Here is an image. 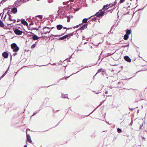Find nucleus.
<instances>
[{
	"label": "nucleus",
	"instance_id": "1",
	"mask_svg": "<svg viewBox=\"0 0 147 147\" xmlns=\"http://www.w3.org/2000/svg\"><path fill=\"white\" fill-rule=\"evenodd\" d=\"M75 32L74 31L71 33L65 35L59 38V40H63L67 38V39H69V38H70L71 36H72L74 34H75Z\"/></svg>",
	"mask_w": 147,
	"mask_h": 147
},
{
	"label": "nucleus",
	"instance_id": "2",
	"mask_svg": "<svg viewBox=\"0 0 147 147\" xmlns=\"http://www.w3.org/2000/svg\"><path fill=\"white\" fill-rule=\"evenodd\" d=\"M102 9L100 10L98 12H97L94 15L91 16L90 17H89L88 19H89L91 18L92 17H94V16H96L97 17H100L103 16H104V13L102 11Z\"/></svg>",
	"mask_w": 147,
	"mask_h": 147
},
{
	"label": "nucleus",
	"instance_id": "3",
	"mask_svg": "<svg viewBox=\"0 0 147 147\" xmlns=\"http://www.w3.org/2000/svg\"><path fill=\"white\" fill-rule=\"evenodd\" d=\"M11 48L13 49V51L16 52L19 49V48L16 43H13L11 45Z\"/></svg>",
	"mask_w": 147,
	"mask_h": 147
},
{
	"label": "nucleus",
	"instance_id": "4",
	"mask_svg": "<svg viewBox=\"0 0 147 147\" xmlns=\"http://www.w3.org/2000/svg\"><path fill=\"white\" fill-rule=\"evenodd\" d=\"M88 25V24H85L83 25L81 27H80L78 29L76 30L75 32V34H76L78 31L79 30H84L85 28H87V26Z\"/></svg>",
	"mask_w": 147,
	"mask_h": 147
},
{
	"label": "nucleus",
	"instance_id": "5",
	"mask_svg": "<svg viewBox=\"0 0 147 147\" xmlns=\"http://www.w3.org/2000/svg\"><path fill=\"white\" fill-rule=\"evenodd\" d=\"M15 33L17 35H20L22 34L23 32L17 28H15L14 30Z\"/></svg>",
	"mask_w": 147,
	"mask_h": 147
},
{
	"label": "nucleus",
	"instance_id": "6",
	"mask_svg": "<svg viewBox=\"0 0 147 147\" xmlns=\"http://www.w3.org/2000/svg\"><path fill=\"white\" fill-rule=\"evenodd\" d=\"M124 59L126 61L129 63H130L131 61V59L128 56H125L124 57Z\"/></svg>",
	"mask_w": 147,
	"mask_h": 147
},
{
	"label": "nucleus",
	"instance_id": "7",
	"mask_svg": "<svg viewBox=\"0 0 147 147\" xmlns=\"http://www.w3.org/2000/svg\"><path fill=\"white\" fill-rule=\"evenodd\" d=\"M2 56L5 58H7L8 57L9 55L8 53L6 52H4L2 54Z\"/></svg>",
	"mask_w": 147,
	"mask_h": 147
},
{
	"label": "nucleus",
	"instance_id": "8",
	"mask_svg": "<svg viewBox=\"0 0 147 147\" xmlns=\"http://www.w3.org/2000/svg\"><path fill=\"white\" fill-rule=\"evenodd\" d=\"M40 37L37 36L36 35L33 34V35L32 36V38L33 40H38Z\"/></svg>",
	"mask_w": 147,
	"mask_h": 147
},
{
	"label": "nucleus",
	"instance_id": "9",
	"mask_svg": "<svg viewBox=\"0 0 147 147\" xmlns=\"http://www.w3.org/2000/svg\"><path fill=\"white\" fill-rule=\"evenodd\" d=\"M17 9L16 7H14L13 8H11V12L13 13L16 14L17 13Z\"/></svg>",
	"mask_w": 147,
	"mask_h": 147
},
{
	"label": "nucleus",
	"instance_id": "10",
	"mask_svg": "<svg viewBox=\"0 0 147 147\" xmlns=\"http://www.w3.org/2000/svg\"><path fill=\"white\" fill-rule=\"evenodd\" d=\"M27 137V141L30 143H31L32 142V141L31 139L30 136L29 134H27L26 135Z\"/></svg>",
	"mask_w": 147,
	"mask_h": 147
},
{
	"label": "nucleus",
	"instance_id": "11",
	"mask_svg": "<svg viewBox=\"0 0 147 147\" xmlns=\"http://www.w3.org/2000/svg\"><path fill=\"white\" fill-rule=\"evenodd\" d=\"M21 23L24 25L26 26H28V24L27 22L24 19H22L21 20Z\"/></svg>",
	"mask_w": 147,
	"mask_h": 147
},
{
	"label": "nucleus",
	"instance_id": "12",
	"mask_svg": "<svg viewBox=\"0 0 147 147\" xmlns=\"http://www.w3.org/2000/svg\"><path fill=\"white\" fill-rule=\"evenodd\" d=\"M61 97L63 98H67L68 99H69V98H68L67 94H64L63 93H61Z\"/></svg>",
	"mask_w": 147,
	"mask_h": 147
},
{
	"label": "nucleus",
	"instance_id": "13",
	"mask_svg": "<svg viewBox=\"0 0 147 147\" xmlns=\"http://www.w3.org/2000/svg\"><path fill=\"white\" fill-rule=\"evenodd\" d=\"M56 27L58 30H60L63 27V26L61 24H59Z\"/></svg>",
	"mask_w": 147,
	"mask_h": 147
},
{
	"label": "nucleus",
	"instance_id": "14",
	"mask_svg": "<svg viewBox=\"0 0 147 147\" xmlns=\"http://www.w3.org/2000/svg\"><path fill=\"white\" fill-rule=\"evenodd\" d=\"M28 29L31 30H38L39 29L38 28H30V27L28 26Z\"/></svg>",
	"mask_w": 147,
	"mask_h": 147
},
{
	"label": "nucleus",
	"instance_id": "15",
	"mask_svg": "<svg viewBox=\"0 0 147 147\" xmlns=\"http://www.w3.org/2000/svg\"><path fill=\"white\" fill-rule=\"evenodd\" d=\"M131 32V29H127L126 30V34L128 35L129 36V35L130 34Z\"/></svg>",
	"mask_w": 147,
	"mask_h": 147
},
{
	"label": "nucleus",
	"instance_id": "16",
	"mask_svg": "<svg viewBox=\"0 0 147 147\" xmlns=\"http://www.w3.org/2000/svg\"><path fill=\"white\" fill-rule=\"evenodd\" d=\"M5 25L3 23V22L1 20H0V27H1L4 28H4Z\"/></svg>",
	"mask_w": 147,
	"mask_h": 147
},
{
	"label": "nucleus",
	"instance_id": "17",
	"mask_svg": "<svg viewBox=\"0 0 147 147\" xmlns=\"http://www.w3.org/2000/svg\"><path fill=\"white\" fill-rule=\"evenodd\" d=\"M129 36L127 34H125L124 36V39L125 40H127L129 38Z\"/></svg>",
	"mask_w": 147,
	"mask_h": 147
},
{
	"label": "nucleus",
	"instance_id": "18",
	"mask_svg": "<svg viewBox=\"0 0 147 147\" xmlns=\"http://www.w3.org/2000/svg\"><path fill=\"white\" fill-rule=\"evenodd\" d=\"M114 54V53H107L106 54H105V57H108L109 56H111V55H112L113 54Z\"/></svg>",
	"mask_w": 147,
	"mask_h": 147
},
{
	"label": "nucleus",
	"instance_id": "19",
	"mask_svg": "<svg viewBox=\"0 0 147 147\" xmlns=\"http://www.w3.org/2000/svg\"><path fill=\"white\" fill-rule=\"evenodd\" d=\"M88 18H84L82 20V22L84 23H86L88 22Z\"/></svg>",
	"mask_w": 147,
	"mask_h": 147
},
{
	"label": "nucleus",
	"instance_id": "20",
	"mask_svg": "<svg viewBox=\"0 0 147 147\" xmlns=\"http://www.w3.org/2000/svg\"><path fill=\"white\" fill-rule=\"evenodd\" d=\"M67 31V30L66 31V32L64 33H63L61 35H53V34H51V36H54L55 37H57V36H62V35H64V34H65L66 33V32Z\"/></svg>",
	"mask_w": 147,
	"mask_h": 147
},
{
	"label": "nucleus",
	"instance_id": "21",
	"mask_svg": "<svg viewBox=\"0 0 147 147\" xmlns=\"http://www.w3.org/2000/svg\"><path fill=\"white\" fill-rule=\"evenodd\" d=\"M16 7H18L20 5V4L18 3V2L17 1H16Z\"/></svg>",
	"mask_w": 147,
	"mask_h": 147
},
{
	"label": "nucleus",
	"instance_id": "22",
	"mask_svg": "<svg viewBox=\"0 0 147 147\" xmlns=\"http://www.w3.org/2000/svg\"><path fill=\"white\" fill-rule=\"evenodd\" d=\"M108 5H109V7H112L113 6L115 5V3H111L109 4Z\"/></svg>",
	"mask_w": 147,
	"mask_h": 147
},
{
	"label": "nucleus",
	"instance_id": "23",
	"mask_svg": "<svg viewBox=\"0 0 147 147\" xmlns=\"http://www.w3.org/2000/svg\"><path fill=\"white\" fill-rule=\"evenodd\" d=\"M117 132L119 133H120L122 132V130L119 128L117 129Z\"/></svg>",
	"mask_w": 147,
	"mask_h": 147
},
{
	"label": "nucleus",
	"instance_id": "24",
	"mask_svg": "<svg viewBox=\"0 0 147 147\" xmlns=\"http://www.w3.org/2000/svg\"><path fill=\"white\" fill-rule=\"evenodd\" d=\"M97 19V18L96 17H94V18H92L90 20V21H95Z\"/></svg>",
	"mask_w": 147,
	"mask_h": 147
},
{
	"label": "nucleus",
	"instance_id": "25",
	"mask_svg": "<svg viewBox=\"0 0 147 147\" xmlns=\"http://www.w3.org/2000/svg\"><path fill=\"white\" fill-rule=\"evenodd\" d=\"M81 70L77 71L76 73H74V74H71L70 76H67V77H66V78H65V79L66 80H67V79L68 78L71 76L73 74H76V73H78V72H79Z\"/></svg>",
	"mask_w": 147,
	"mask_h": 147
},
{
	"label": "nucleus",
	"instance_id": "26",
	"mask_svg": "<svg viewBox=\"0 0 147 147\" xmlns=\"http://www.w3.org/2000/svg\"><path fill=\"white\" fill-rule=\"evenodd\" d=\"M8 15L9 16V20L10 21H13V19H11V14H8Z\"/></svg>",
	"mask_w": 147,
	"mask_h": 147
},
{
	"label": "nucleus",
	"instance_id": "27",
	"mask_svg": "<svg viewBox=\"0 0 147 147\" xmlns=\"http://www.w3.org/2000/svg\"><path fill=\"white\" fill-rule=\"evenodd\" d=\"M49 98L47 97L45 99V102H48L49 100Z\"/></svg>",
	"mask_w": 147,
	"mask_h": 147
},
{
	"label": "nucleus",
	"instance_id": "28",
	"mask_svg": "<svg viewBox=\"0 0 147 147\" xmlns=\"http://www.w3.org/2000/svg\"><path fill=\"white\" fill-rule=\"evenodd\" d=\"M107 5H104L102 9H107L109 8V7H107Z\"/></svg>",
	"mask_w": 147,
	"mask_h": 147
},
{
	"label": "nucleus",
	"instance_id": "29",
	"mask_svg": "<svg viewBox=\"0 0 147 147\" xmlns=\"http://www.w3.org/2000/svg\"><path fill=\"white\" fill-rule=\"evenodd\" d=\"M36 46V43L34 44H33V45H32L31 46V48L32 49H34V48Z\"/></svg>",
	"mask_w": 147,
	"mask_h": 147
},
{
	"label": "nucleus",
	"instance_id": "30",
	"mask_svg": "<svg viewBox=\"0 0 147 147\" xmlns=\"http://www.w3.org/2000/svg\"><path fill=\"white\" fill-rule=\"evenodd\" d=\"M35 17H39L40 19H42V15H39L36 16H35Z\"/></svg>",
	"mask_w": 147,
	"mask_h": 147
},
{
	"label": "nucleus",
	"instance_id": "31",
	"mask_svg": "<svg viewBox=\"0 0 147 147\" xmlns=\"http://www.w3.org/2000/svg\"><path fill=\"white\" fill-rule=\"evenodd\" d=\"M50 28L49 27H47V26H45L43 28V30H45L46 29V28H47L48 29H50Z\"/></svg>",
	"mask_w": 147,
	"mask_h": 147
},
{
	"label": "nucleus",
	"instance_id": "32",
	"mask_svg": "<svg viewBox=\"0 0 147 147\" xmlns=\"http://www.w3.org/2000/svg\"><path fill=\"white\" fill-rule=\"evenodd\" d=\"M39 111H36V112H34L33 113V115L31 116H33L35 115Z\"/></svg>",
	"mask_w": 147,
	"mask_h": 147
},
{
	"label": "nucleus",
	"instance_id": "33",
	"mask_svg": "<svg viewBox=\"0 0 147 147\" xmlns=\"http://www.w3.org/2000/svg\"><path fill=\"white\" fill-rule=\"evenodd\" d=\"M10 13H12L11 11H10V10H8L7 13V14L8 15V14H10Z\"/></svg>",
	"mask_w": 147,
	"mask_h": 147
},
{
	"label": "nucleus",
	"instance_id": "34",
	"mask_svg": "<svg viewBox=\"0 0 147 147\" xmlns=\"http://www.w3.org/2000/svg\"><path fill=\"white\" fill-rule=\"evenodd\" d=\"M82 24H80L79 25H77L76 26H75L74 27V28H78L79 26H80Z\"/></svg>",
	"mask_w": 147,
	"mask_h": 147
},
{
	"label": "nucleus",
	"instance_id": "35",
	"mask_svg": "<svg viewBox=\"0 0 147 147\" xmlns=\"http://www.w3.org/2000/svg\"><path fill=\"white\" fill-rule=\"evenodd\" d=\"M58 15H60V14H61L62 15H63V14L62 13V11L60 12V11L59 10H58Z\"/></svg>",
	"mask_w": 147,
	"mask_h": 147
},
{
	"label": "nucleus",
	"instance_id": "36",
	"mask_svg": "<svg viewBox=\"0 0 147 147\" xmlns=\"http://www.w3.org/2000/svg\"><path fill=\"white\" fill-rule=\"evenodd\" d=\"M101 105V104H100L99 106H98L97 108H96V109H95L94 110H93V111L91 113H92L93 112H94V111H95L96 109L98 108Z\"/></svg>",
	"mask_w": 147,
	"mask_h": 147
},
{
	"label": "nucleus",
	"instance_id": "37",
	"mask_svg": "<svg viewBox=\"0 0 147 147\" xmlns=\"http://www.w3.org/2000/svg\"><path fill=\"white\" fill-rule=\"evenodd\" d=\"M102 70V68H100L98 70L97 72L96 73V74L97 73L100 72Z\"/></svg>",
	"mask_w": 147,
	"mask_h": 147
},
{
	"label": "nucleus",
	"instance_id": "38",
	"mask_svg": "<svg viewBox=\"0 0 147 147\" xmlns=\"http://www.w3.org/2000/svg\"><path fill=\"white\" fill-rule=\"evenodd\" d=\"M133 120L131 119V122L130 124V125H132V124L133 123Z\"/></svg>",
	"mask_w": 147,
	"mask_h": 147
},
{
	"label": "nucleus",
	"instance_id": "39",
	"mask_svg": "<svg viewBox=\"0 0 147 147\" xmlns=\"http://www.w3.org/2000/svg\"><path fill=\"white\" fill-rule=\"evenodd\" d=\"M70 17H69V18H67V22H70Z\"/></svg>",
	"mask_w": 147,
	"mask_h": 147
},
{
	"label": "nucleus",
	"instance_id": "40",
	"mask_svg": "<svg viewBox=\"0 0 147 147\" xmlns=\"http://www.w3.org/2000/svg\"><path fill=\"white\" fill-rule=\"evenodd\" d=\"M34 24V22L33 21H31L30 22V24H29V25H33Z\"/></svg>",
	"mask_w": 147,
	"mask_h": 147
},
{
	"label": "nucleus",
	"instance_id": "41",
	"mask_svg": "<svg viewBox=\"0 0 147 147\" xmlns=\"http://www.w3.org/2000/svg\"><path fill=\"white\" fill-rule=\"evenodd\" d=\"M63 15L65 16V14H63ZM64 17H67V18H69V17H69V16L66 15L65 16H64Z\"/></svg>",
	"mask_w": 147,
	"mask_h": 147
},
{
	"label": "nucleus",
	"instance_id": "42",
	"mask_svg": "<svg viewBox=\"0 0 147 147\" xmlns=\"http://www.w3.org/2000/svg\"><path fill=\"white\" fill-rule=\"evenodd\" d=\"M6 75L4 73L1 76V78H3Z\"/></svg>",
	"mask_w": 147,
	"mask_h": 147
},
{
	"label": "nucleus",
	"instance_id": "43",
	"mask_svg": "<svg viewBox=\"0 0 147 147\" xmlns=\"http://www.w3.org/2000/svg\"><path fill=\"white\" fill-rule=\"evenodd\" d=\"M125 0H120V2L121 3H123Z\"/></svg>",
	"mask_w": 147,
	"mask_h": 147
},
{
	"label": "nucleus",
	"instance_id": "44",
	"mask_svg": "<svg viewBox=\"0 0 147 147\" xmlns=\"http://www.w3.org/2000/svg\"><path fill=\"white\" fill-rule=\"evenodd\" d=\"M121 47L124 48L125 47H127L126 45H123L121 46Z\"/></svg>",
	"mask_w": 147,
	"mask_h": 147
},
{
	"label": "nucleus",
	"instance_id": "45",
	"mask_svg": "<svg viewBox=\"0 0 147 147\" xmlns=\"http://www.w3.org/2000/svg\"><path fill=\"white\" fill-rule=\"evenodd\" d=\"M129 109L131 111H133L134 109H135V108H129Z\"/></svg>",
	"mask_w": 147,
	"mask_h": 147
},
{
	"label": "nucleus",
	"instance_id": "46",
	"mask_svg": "<svg viewBox=\"0 0 147 147\" xmlns=\"http://www.w3.org/2000/svg\"><path fill=\"white\" fill-rule=\"evenodd\" d=\"M10 57H11L10 60L11 61V59H12V55L11 54V53H10Z\"/></svg>",
	"mask_w": 147,
	"mask_h": 147
},
{
	"label": "nucleus",
	"instance_id": "47",
	"mask_svg": "<svg viewBox=\"0 0 147 147\" xmlns=\"http://www.w3.org/2000/svg\"><path fill=\"white\" fill-rule=\"evenodd\" d=\"M93 91V92H95L96 94H99V93H100V92H96V91Z\"/></svg>",
	"mask_w": 147,
	"mask_h": 147
},
{
	"label": "nucleus",
	"instance_id": "48",
	"mask_svg": "<svg viewBox=\"0 0 147 147\" xmlns=\"http://www.w3.org/2000/svg\"><path fill=\"white\" fill-rule=\"evenodd\" d=\"M6 16H7V15H5V16L3 18V20H5V18L6 17Z\"/></svg>",
	"mask_w": 147,
	"mask_h": 147
},
{
	"label": "nucleus",
	"instance_id": "49",
	"mask_svg": "<svg viewBox=\"0 0 147 147\" xmlns=\"http://www.w3.org/2000/svg\"><path fill=\"white\" fill-rule=\"evenodd\" d=\"M64 18V17L63 16H60V18H61V19H63Z\"/></svg>",
	"mask_w": 147,
	"mask_h": 147
},
{
	"label": "nucleus",
	"instance_id": "50",
	"mask_svg": "<svg viewBox=\"0 0 147 147\" xmlns=\"http://www.w3.org/2000/svg\"><path fill=\"white\" fill-rule=\"evenodd\" d=\"M28 32V33H30L32 34V35H33V34H34L33 33H32V32Z\"/></svg>",
	"mask_w": 147,
	"mask_h": 147
},
{
	"label": "nucleus",
	"instance_id": "51",
	"mask_svg": "<svg viewBox=\"0 0 147 147\" xmlns=\"http://www.w3.org/2000/svg\"><path fill=\"white\" fill-rule=\"evenodd\" d=\"M17 53H14L13 54V55L15 56L16 55H17Z\"/></svg>",
	"mask_w": 147,
	"mask_h": 147
},
{
	"label": "nucleus",
	"instance_id": "52",
	"mask_svg": "<svg viewBox=\"0 0 147 147\" xmlns=\"http://www.w3.org/2000/svg\"><path fill=\"white\" fill-rule=\"evenodd\" d=\"M4 2L3 1V0H2L0 2L1 4H3Z\"/></svg>",
	"mask_w": 147,
	"mask_h": 147
},
{
	"label": "nucleus",
	"instance_id": "53",
	"mask_svg": "<svg viewBox=\"0 0 147 147\" xmlns=\"http://www.w3.org/2000/svg\"><path fill=\"white\" fill-rule=\"evenodd\" d=\"M20 19H17V22H20Z\"/></svg>",
	"mask_w": 147,
	"mask_h": 147
},
{
	"label": "nucleus",
	"instance_id": "54",
	"mask_svg": "<svg viewBox=\"0 0 147 147\" xmlns=\"http://www.w3.org/2000/svg\"><path fill=\"white\" fill-rule=\"evenodd\" d=\"M92 65H90L89 66H86L84 67L83 68H85V67H91V66Z\"/></svg>",
	"mask_w": 147,
	"mask_h": 147
},
{
	"label": "nucleus",
	"instance_id": "55",
	"mask_svg": "<svg viewBox=\"0 0 147 147\" xmlns=\"http://www.w3.org/2000/svg\"><path fill=\"white\" fill-rule=\"evenodd\" d=\"M26 2V0H23V3H25Z\"/></svg>",
	"mask_w": 147,
	"mask_h": 147
},
{
	"label": "nucleus",
	"instance_id": "56",
	"mask_svg": "<svg viewBox=\"0 0 147 147\" xmlns=\"http://www.w3.org/2000/svg\"><path fill=\"white\" fill-rule=\"evenodd\" d=\"M79 8H78V9H74L75 10H76V11H78V10H79Z\"/></svg>",
	"mask_w": 147,
	"mask_h": 147
},
{
	"label": "nucleus",
	"instance_id": "57",
	"mask_svg": "<svg viewBox=\"0 0 147 147\" xmlns=\"http://www.w3.org/2000/svg\"><path fill=\"white\" fill-rule=\"evenodd\" d=\"M129 42H128V44L127 45H126V47H129Z\"/></svg>",
	"mask_w": 147,
	"mask_h": 147
},
{
	"label": "nucleus",
	"instance_id": "58",
	"mask_svg": "<svg viewBox=\"0 0 147 147\" xmlns=\"http://www.w3.org/2000/svg\"><path fill=\"white\" fill-rule=\"evenodd\" d=\"M142 125H140V129H141V128H142Z\"/></svg>",
	"mask_w": 147,
	"mask_h": 147
},
{
	"label": "nucleus",
	"instance_id": "59",
	"mask_svg": "<svg viewBox=\"0 0 147 147\" xmlns=\"http://www.w3.org/2000/svg\"><path fill=\"white\" fill-rule=\"evenodd\" d=\"M13 21H14V23H15L16 22V20L15 19H13Z\"/></svg>",
	"mask_w": 147,
	"mask_h": 147
},
{
	"label": "nucleus",
	"instance_id": "60",
	"mask_svg": "<svg viewBox=\"0 0 147 147\" xmlns=\"http://www.w3.org/2000/svg\"><path fill=\"white\" fill-rule=\"evenodd\" d=\"M47 31H44V34H47Z\"/></svg>",
	"mask_w": 147,
	"mask_h": 147
},
{
	"label": "nucleus",
	"instance_id": "61",
	"mask_svg": "<svg viewBox=\"0 0 147 147\" xmlns=\"http://www.w3.org/2000/svg\"><path fill=\"white\" fill-rule=\"evenodd\" d=\"M8 71L6 70V71H5V72L4 73V74H5V75H6Z\"/></svg>",
	"mask_w": 147,
	"mask_h": 147
},
{
	"label": "nucleus",
	"instance_id": "62",
	"mask_svg": "<svg viewBox=\"0 0 147 147\" xmlns=\"http://www.w3.org/2000/svg\"><path fill=\"white\" fill-rule=\"evenodd\" d=\"M8 71L6 70V71H5V72L4 73V74H5V75H6Z\"/></svg>",
	"mask_w": 147,
	"mask_h": 147
},
{
	"label": "nucleus",
	"instance_id": "63",
	"mask_svg": "<svg viewBox=\"0 0 147 147\" xmlns=\"http://www.w3.org/2000/svg\"><path fill=\"white\" fill-rule=\"evenodd\" d=\"M109 5H108V4H106V5H107V7H109Z\"/></svg>",
	"mask_w": 147,
	"mask_h": 147
},
{
	"label": "nucleus",
	"instance_id": "64",
	"mask_svg": "<svg viewBox=\"0 0 147 147\" xmlns=\"http://www.w3.org/2000/svg\"><path fill=\"white\" fill-rule=\"evenodd\" d=\"M108 91H106L105 92V94H108Z\"/></svg>",
	"mask_w": 147,
	"mask_h": 147
}]
</instances>
